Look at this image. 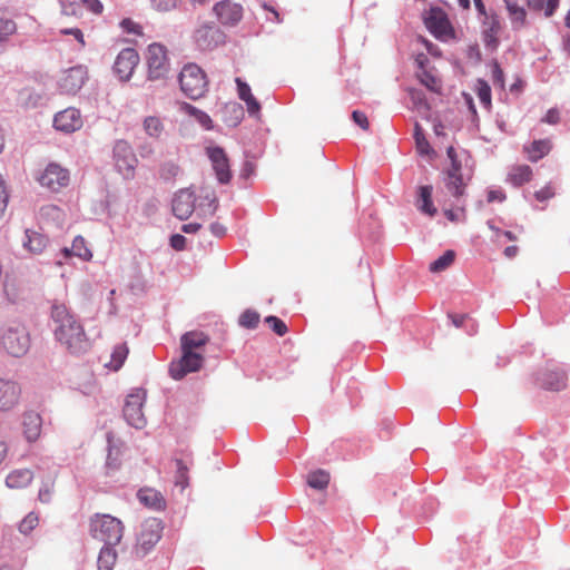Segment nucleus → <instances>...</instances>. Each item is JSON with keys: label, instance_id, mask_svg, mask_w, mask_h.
<instances>
[{"label": "nucleus", "instance_id": "nucleus-1", "mask_svg": "<svg viewBox=\"0 0 570 570\" xmlns=\"http://www.w3.org/2000/svg\"><path fill=\"white\" fill-rule=\"evenodd\" d=\"M449 164L443 170L445 191L460 200L466 195V188L473 179L475 163L470 151L449 146L446 148Z\"/></svg>", "mask_w": 570, "mask_h": 570}, {"label": "nucleus", "instance_id": "nucleus-2", "mask_svg": "<svg viewBox=\"0 0 570 570\" xmlns=\"http://www.w3.org/2000/svg\"><path fill=\"white\" fill-rule=\"evenodd\" d=\"M51 317L58 324L56 338L72 354L86 352L90 344L82 325L69 313L66 305L55 304Z\"/></svg>", "mask_w": 570, "mask_h": 570}, {"label": "nucleus", "instance_id": "nucleus-3", "mask_svg": "<svg viewBox=\"0 0 570 570\" xmlns=\"http://www.w3.org/2000/svg\"><path fill=\"white\" fill-rule=\"evenodd\" d=\"M89 528L95 539L108 546L118 544L124 534L122 522L110 514L96 513L90 518Z\"/></svg>", "mask_w": 570, "mask_h": 570}, {"label": "nucleus", "instance_id": "nucleus-4", "mask_svg": "<svg viewBox=\"0 0 570 570\" xmlns=\"http://www.w3.org/2000/svg\"><path fill=\"white\" fill-rule=\"evenodd\" d=\"M181 91L190 99H198L205 95L208 87L204 70L196 63H187L179 73Z\"/></svg>", "mask_w": 570, "mask_h": 570}, {"label": "nucleus", "instance_id": "nucleus-5", "mask_svg": "<svg viewBox=\"0 0 570 570\" xmlns=\"http://www.w3.org/2000/svg\"><path fill=\"white\" fill-rule=\"evenodd\" d=\"M146 63L150 80L165 78L170 68L167 48L158 42L149 45L146 51Z\"/></svg>", "mask_w": 570, "mask_h": 570}, {"label": "nucleus", "instance_id": "nucleus-6", "mask_svg": "<svg viewBox=\"0 0 570 570\" xmlns=\"http://www.w3.org/2000/svg\"><path fill=\"white\" fill-rule=\"evenodd\" d=\"M147 393L142 389L132 390L126 397L124 405V417L127 423L136 429L146 426L147 420L144 413V404Z\"/></svg>", "mask_w": 570, "mask_h": 570}, {"label": "nucleus", "instance_id": "nucleus-7", "mask_svg": "<svg viewBox=\"0 0 570 570\" xmlns=\"http://www.w3.org/2000/svg\"><path fill=\"white\" fill-rule=\"evenodd\" d=\"M2 345L12 356L20 357L24 355L30 347V337L27 328L22 325L9 327L3 334Z\"/></svg>", "mask_w": 570, "mask_h": 570}, {"label": "nucleus", "instance_id": "nucleus-8", "mask_svg": "<svg viewBox=\"0 0 570 570\" xmlns=\"http://www.w3.org/2000/svg\"><path fill=\"white\" fill-rule=\"evenodd\" d=\"M203 352L181 351V356L169 365V374L174 380H181L187 374L198 372L204 364Z\"/></svg>", "mask_w": 570, "mask_h": 570}, {"label": "nucleus", "instance_id": "nucleus-9", "mask_svg": "<svg viewBox=\"0 0 570 570\" xmlns=\"http://www.w3.org/2000/svg\"><path fill=\"white\" fill-rule=\"evenodd\" d=\"M115 166L125 178H132L137 166V157L131 146L125 140H118L114 146Z\"/></svg>", "mask_w": 570, "mask_h": 570}, {"label": "nucleus", "instance_id": "nucleus-10", "mask_svg": "<svg viewBox=\"0 0 570 570\" xmlns=\"http://www.w3.org/2000/svg\"><path fill=\"white\" fill-rule=\"evenodd\" d=\"M206 155L210 160L215 176L220 184H229L233 177L229 158L225 150L218 146L206 148Z\"/></svg>", "mask_w": 570, "mask_h": 570}, {"label": "nucleus", "instance_id": "nucleus-11", "mask_svg": "<svg viewBox=\"0 0 570 570\" xmlns=\"http://www.w3.org/2000/svg\"><path fill=\"white\" fill-rule=\"evenodd\" d=\"M213 12L224 27L237 26L244 17V8L233 0H223L214 4Z\"/></svg>", "mask_w": 570, "mask_h": 570}, {"label": "nucleus", "instance_id": "nucleus-12", "mask_svg": "<svg viewBox=\"0 0 570 570\" xmlns=\"http://www.w3.org/2000/svg\"><path fill=\"white\" fill-rule=\"evenodd\" d=\"M88 79V68L78 65L65 70L59 79V88L62 94H77Z\"/></svg>", "mask_w": 570, "mask_h": 570}, {"label": "nucleus", "instance_id": "nucleus-13", "mask_svg": "<svg viewBox=\"0 0 570 570\" xmlns=\"http://www.w3.org/2000/svg\"><path fill=\"white\" fill-rule=\"evenodd\" d=\"M41 186L52 191L67 187L70 181L69 170L56 163L49 164L38 178Z\"/></svg>", "mask_w": 570, "mask_h": 570}, {"label": "nucleus", "instance_id": "nucleus-14", "mask_svg": "<svg viewBox=\"0 0 570 570\" xmlns=\"http://www.w3.org/2000/svg\"><path fill=\"white\" fill-rule=\"evenodd\" d=\"M426 28L436 38H448L453 36V28L445 14L440 8H431L424 18Z\"/></svg>", "mask_w": 570, "mask_h": 570}, {"label": "nucleus", "instance_id": "nucleus-15", "mask_svg": "<svg viewBox=\"0 0 570 570\" xmlns=\"http://www.w3.org/2000/svg\"><path fill=\"white\" fill-rule=\"evenodd\" d=\"M138 63L139 55L137 50L134 48H125L116 57L114 71L120 80L127 81L132 76Z\"/></svg>", "mask_w": 570, "mask_h": 570}, {"label": "nucleus", "instance_id": "nucleus-16", "mask_svg": "<svg viewBox=\"0 0 570 570\" xmlns=\"http://www.w3.org/2000/svg\"><path fill=\"white\" fill-rule=\"evenodd\" d=\"M223 31L210 23H204L194 33L195 42L202 50H210L224 42Z\"/></svg>", "mask_w": 570, "mask_h": 570}, {"label": "nucleus", "instance_id": "nucleus-17", "mask_svg": "<svg viewBox=\"0 0 570 570\" xmlns=\"http://www.w3.org/2000/svg\"><path fill=\"white\" fill-rule=\"evenodd\" d=\"M83 125L81 114L76 108H67L59 111L53 118V126L57 130L71 134L79 130Z\"/></svg>", "mask_w": 570, "mask_h": 570}, {"label": "nucleus", "instance_id": "nucleus-18", "mask_svg": "<svg viewBox=\"0 0 570 570\" xmlns=\"http://www.w3.org/2000/svg\"><path fill=\"white\" fill-rule=\"evenodd\" d=\"M501 31L500 18L492 12L482 20V40L487 48L497 49Z\"/></svg>", "mask_w": 570, "mask_h": 570}, {"label": "nucleus", "instance_id": "nucleus-19", "mask_svg": "<svg viewBox=\"0 0 570 570\" xmlns=\"http://www.w3.org/2000/svg\"><path fill=\"white\" fill-rule=\"evenodd\" d=\"M173 213L174 215L185 220L187 219L195 209V196L189 189L179 190L173 199Z\"/></svg>", "mask_w": 570, "mask_h": 570}, {"label": "nucleus", "instance_id": "nucleus-20", "mask_svg": "<svg viewBox=\"0 0 570 570\" xmlns=\"http://www.w3.org/2000/svg\"><path fill=\"white\" fill-rule=\"evenodd\" d=\"M235 83L237 86L238 98L245 102L247 112L253 117L259 118L261 104L252 94L250 87L240 78H236Z\"/></svg>", "mask_w": 570, "mask_h": 570}, {"label": "nucleus", "instance_id": "nucleus-21", "mask_svg": "<svg viewBox=\"0 0 570 570\" xmlns=\"http://www.w3.org/2000/svg\"><path fill=\"white\" fill-rule=\"evenodd\" d=\"M209 336L202 331H189L180 337V348L186 352H203Z\"/></svg>", "mask_w": 570, "mask_h": 570}, {"label": "nucleus", "instance_id": "nucleus-22", "mask_svg": "<svg viewBox=\"0 0 570 570\" xmlns=\"http://www.w3.org/2000/svg\"><path fill=\"white\" fill-rule=\"evenodd\" d=\"M160 522L156 519L146 521L140 531L138 542L145 550L154 547L160 539Z\"/></svg>", "mask_w": 570, "mask_h": 570}, {"label": "nucleus", "instance_id": "nucleus-23", "mask_svg": "<svg viewBox=\"0 0 570 570\" xmlns=\"http://www.w3.org/2000/svg\"><path fill=\"white\" fill-rule=\"evenodd\" d=\"M20 396V387L16 382L0 380V410H9L14 406Z\"/></svg>", "mask_w": 570, "mask_h": 570}, {"label": "nucleus", "instance_id": "nucleus-24", "mask_svg": "<svg viewBox=\"0 0 570 570\" xmlns=\"http://www.w3.org/2000/svg\"><path fill=\"white\" fill-rule=\"evenodd\" d=\"M539 381L541 386L546 390L560 391L567 385V375L560 368H551L544 371Z\"/></svg>", "mask_w": 570, "mask_h": 570}, {"label": "nucleus", "instance_id": "nucleus-25", "mask_svg": "<svg viewBox=\"0 0 570 570\" xmlns=\"http://www.w3.org/2000/svg\"><path fill=\"white\" fill-rule=\"evenodd\" d=\"M42 419L36 412H27L22 419V430L28 442H35L41 434Z\"/></svg>", "mask_w": 570, "mask_h": 570}, {"label": "nucleus", "instance_id": "nucleus-26", "mask_svg": "<svg viewBox=\"0 0 570 570\" xmlns=\"http://www.w3.org/2000/svg\"><path fill=\"white\" fill-rule=\"evenodd\" d=\"M512 28L520 30L527 24V11L519 0H503Z\"/></svg>", "mask_w": 570, "mask_h": 570}, {"label": "nucleus", "instance_id": "nucleus-27", "mask_svg": "<svg viewBox=\"0 0 570 570\" xmlns=\"http://www.w3.org/2000/svg\"><path fill=\"white\" fill-rule=\"evenodd\" d=\"M533 177V170L529 165H514L510 168L507 181L514 187H521L524 184L531 181Z\"/></svg>", "mask_w": 570, "mask_h": 570}, {"label": "nucleus", "instance_id": "nucleus-28", "mask_svg": "<svg viewBox=\"0 0 570 570\" xmlns=\"http://www.w3.org/2000/svg\"><path fill=\"white\" fill-rule=\"evenodd\" d=\"M33 480V472L29 469H17L6 478V484L10 489H23Z\"/></svg>", "mask_w": 570, "mask_h": 570}, {"label": "nucleus", "instance_id": "nucleus-29", "mask_svg": "<svg viewBox=\"0 0 570 570\" xmlns=\"http://www.w3.org/2000/svg\"><path fill=\"white\" fill-rule=\"evenodd\" d=\"M552 148L550 139L533 140L529 146L523 147V151L530 161L537 163L547 156Z\"/></svg>", "mask_w": 570, "mask_h": 570}, {"label": "nucleus", "instance_id": "nucleus-30", "mask_svg": "<svg viewBox=\"0 0 570 570\" xmlns=\"http://www.w3.org/2000/svg\"><path fill=\"white\" fill-rule=\"evenodd\" d=\"M22 245L31 254H40L47 246V238L40 233L27 229Z\"/></svg>", "mask_w": 570, "mask_h": 570}, {"label": "nucleus", "instance_id": "nucleus-31", "mask_svg": "<svg viewBox=\"0 0 570 570\" xmlns=\"http://www.w3.org/2000/svg\"><path fill=\"white\" fill-rule=\"evenodd\" d=\"M138 499L148 508L163 509L165 507V500L161 493L155 489H140L138 491Z\"/></svg>", "mask_w": 570, "mask_h": 570}, {"label": "nucleus", "instance_id": "nucleus-32", "mask_svg": "<svg viewBox=\"0 0 570 570\" xmlns=\"http://www.w3.org/2000/svg\"><path fill=\"white\" fill-rule=\"evenodd\" d=\"M4 294L12 303H17L23 298L24 288L22 283L10 275L6 276L3 284Z\"/></svg>", "mask_w": 570, "mask_h": 570}, {"label": "nucleus", "instance_id": "nucleus-33", "mask_svg": "<svg viewBox=\"0 0 570 570\" xmlns=\"http://www.w3.org/2000/svg\"><path fill=\"white\" fill-rule=\"evenodd\" d=\"M62 253L66 257L73 255L81 258L82 261H90L92 258V253L87 247L86 240L81 236L75 237L71 248L65 247Z\"/></svg>", "mask_w": 570, "mask_h": 570}, {"label": "nucleus", "instance_id": "nucleus-34", "mask_svg": "<svg viewBox=\"0 0 570 570\" xmlns=\"http://www.w3.org/2000/svg\"><path fill=\"white\" fill-rule=\"evenodd\" d=\"M432 193L433 188L430 185L421 186L419 188V209L431 217H433L438 212L432 202Z\"/></svg>", "mask_w": 570, "mask_h": 570}, {"label": "nucleus", "instance_id": "nucleus-35", "mask_svg": "<svg viewBox=\"0 0 570 570\" xmlns=\"http://www.w3.org/2000/svg\"><path fill=\"white\" fill-rule=\"evenodd\" d=\"M420 82L430 91L439 94L442 88L441 79L435 75L434 68L416 71Z\"/></svg>", "mask_w": 570, "mask_h": 570}, {"label": "nucleus", "instance_id": "nucleus-36", "mask_svg": "<svg viewBox=\"0 0 570 570\" xmlns=\"http://www.w3.org/2000/svg\"><path fill=\"white\" fill-rule=\"evenodd\" d=\"M453 199L458 204L454 207L446 206V203L444 202L445 207L443 209V213H444L445 217L450 222H453V223L465 222L466 220V208H465L464 197L461 198L460 200H456L455 198H453Z\"/></svg>", "mask_w": 570, "mask_h": 570}, {"label": "nucleus", "instance_id": "nucleus-37", "mask_svg": "<svg viewBox=\"0 0 570 570\" xmlns=\"http://www.w3.org/2000/svg\"><path fill=\"white\" fill-rule=\"evenodd\" d=\"M17 22L6 16H0V45H4L17 33Z\"/></svg>", "mask_w": 570, "mask_h": 570}, {"label": "nucleus", "instance_id": "nucleus-38", "mask_svg": "<svg viewBox=\"0 0 570 570\" xmlns=\"http://www.w3.org/2000/svg\"><path fill=\"white\" fill-rule=\"evenodd\" d=\"M129 353V348L126 343L115 346L111 353V360L106 364L112 371H118L125 363Z\"/></svg>", "mask_w": 570, "mask_h": 570}, {"label": "nucleus", "instance_id": "nucleus-39", "mask_svg": "<svg viewBox=\"0 0 570 570\" xmlns=\"http://www.w3.org/2000/svg\"><path fill=\"white\" fill-rule=\"evenodd\" d=\"M117 560V553L111 546H106L98 556V570H112Z\"/></svg>", "mask_w": 570, "mask_h": 570}, {"label": "nucleus", "instance_id": "nucleus-40", "mask_svg": "<svg viewBox=\"0 0 570 570\" xmlns=\"http://www.w3.org/2000/svg\"><path fill=\"white\" fill-rule=\"evenodd\" d=\"M527 6L534 11H543L546 17H551L559 6V0H525Z\"/></svg>", "mask_w": 570, "mask_h": 570}, {"label": "nucleus", "instance_id": "nucleus-41", "mask_svg": "<svg viewBox=\"0 0 570 570\" xmlns=\"http://www.w3.org/2000/svg\"><path fill=\"white\" fill-rule=\"evenodd\" d=\"M455 256L456 255H455L454 250H452V249L445 250L442 256H440L438 259H435L434 262H432L430 264V267H429L430 272L441 273V272L445 271L454 263Z\"/></svg>", "mask_w": 570, "mask_h": 570}, {"label": "nucleus", "instance_id": "nucleus-42", "mask_svg": "<svg viewBox=\"0 0 570 570\" xmlns=\"http://www.w3.org/2000/svg\"><path fill=\"white\" fill-rule=\"evenodd\" d=\"M307 483L313 489L324 490L330 483V473L325 470L311 472L307 476Z\"/></svg>", "mask_w": 570, "mask_h": 570}, {"label": "nucleus", "instance_id": "nucleus-43", "mask_svg": "<svg viewBox=\"0 0 570 570\" xmlns=\"http://www.w3.org/2000/svg\"><path fill=\"white\" fill-rule=\"evenodd\" d=\"M414 138H415L416 150L420 155H422V156H433L434 155V150L430 146V142L425 138L419 124H415Z\"/></svg>", "mask_w": 570, "mask_h": 570}, {"label": "nucleus", "instance_id": "nucleus-44", "mask_svg": "<svg viewBox=\"0 0 570 570\" xmlns=\"http://www.w3.org/2000/svg\"><path fill=\"white\" fill-rule=\"evenodd\" d=\"M176 473H175V485L180 487L185 490L189 485L188 466L180 459L175 460Z\"/></svg>", "mask_w": 570, "mask_h": 570}, {"label": "nucleus", "instance_id": "nucleus-45", "mask_svg": "<svg viewBox=\"0 0 570 570\" xmlns=\"http://www.w3.org/2000/svg\"><path fill=\"white\" fill-rule=\"evenodd\" d=\"M57 476V471L53 472V478L47 479L41 482V487L39 489L38 498L42 503H49L52 499L55 492V478Z\"/></svg>", "mask_w": 570, "mask_h": 570}, {"label": "nucleus", "instance_id": "nucleus-46", "mask_svg": "<svg viewBox=\"0 0 570 570\" xmlns=\"http://www.w3.org/2000/svg\"><path fill=\"white\" fill-rule=\"evenodd\" d=\"M144 129L150 137L158 138L164 130V125L158 117L149 116L144 120Z\"/></svg>", "mask_w": 570, "mask_h": 570}, {"label": "nucleus", "instance_id": "nucleus-47", "mask_svg": "<svg viewBox=\"0 0 570 570\" xmlns=\"http://www.w3.org/2000/svg\"><path fill=\"white\" fill-rule=\"evenodd\" d=\"M476 95L484 108L491 107V88L487 81L479 79L476 82Z\"/></svg>", "mask_w": 570, "mask_h": 570}, {"label": "nucleus", "instance_id": "nucleus-48", "mask_svg": "<svg viewBox=\"0 0 570 570\" xmlns=\"http://www.w3.org/2000/svg\"><path fill=\"white\" fill-rule=\"evenodd\" d=\"M206 199L208 202L206 207L200 205L197 215L202 216L204 218H210L215 215V213L218 208V199L216 198L214 193H212L210 195H207Z\"/></svg>", "mask_w": 570, "mask_h": 570}, {"label": "nucleus", "instance_id": "nucleus-49", "mask_svg": "<svg viewBox=\"0 0 570 570\" xmlns=\"http://www.w3.org/2000/svg\"><path fill=\"white\" fill-rule=\"evenodd\" d=\"M259 323V314L253 309H246L239 316V325L245 328H255Z\"/></svg>", "mask_w": 570, "mask_h": 570}, {"label": "nucleus", "instance_id": "nucleus-50", "mask_svg": "<svg viewBox=\"0 0 570 570\" xmlns=\"http://www.w3.org/2000/svg\"><path fill=\"white\" fill-rule=\"evenodd\" d=\"M150 3L153 9L158 12H169L176 10L180 6L181 0H150Z\"/></svg>", "mask_w": 570, "mask_h": 570}, {"label": "nucleus", "instance_id": "nucleus-51", "mask_svg": "<svg viewBox=\"0 0 570 570\" xmlns=\"http://www.w3.org/2000/svg\"><path fill=\"white\" fill-rule=\"evenodd\" d=\"M39 524V517L35 512L28 513L19 524V531L23 534L30 533Z\"/></svg>", "mask_w": 570, "mask_h": 570}, {"label": "nucleus", "instance_id": "nucleus-52", "mask_svg": "<svg viewBox=\"0 0 570 570\" xmlns=\"http://www.w3.org/2000/svg\"><path fill=\"white\" fill-rule=\"evenodd\" d=\"M108 456H107V468L110 469V470H116L119 468V462H118V455H119V450L114 448L112 445V436L111 434H108Z\"/></svg>", "mask_w": 570, "mask_h": 570}, {"label": "nucleus", "instance_id": "nucleus-53", "mask_svg": "<svg viewBox=\"0 0 570 570\" xmlns=\"http://www.w3.org/2000/svg\"><path fill=\"white\" fill-rule=\"evenodd\" d=\"M265 322L268 324L272 331L275 332L278 336H284L288 331L286 324L276 316H267L265 318Z\"/></svg>", "mask_w": 570, "mask_h": 570}, {"label": "nucleus", "instance_id": "nucleus-54", "mask_svg": "<svg viewBox=\"0 0 570 570\" xmlns=\"http://www.w3.org/2000/svg\"><path fill=\"white\" fill-rule=\"evenodd\" d=\"M120 27L124 32L135 36H142V27L130 18H125L120 21Z\"/></svg>", "mask_w": 570, "mask_h": 570}, {"label": "nucleus", "instance_id": "nucleus-55", "mask_svg": "<svg viewBox=\"0 0 570 570\" xmlns=\"http://www.w3.org/2000/svg\"><path fill=\"white\" fill-rule=\"evenodd\" d=\"M409 94H410V98H411L412 104L416 108H425V109L429 108L426 99H425V96H424V94L421 90L410 89Z\"/></svg>", "mask_w": 570, "mask_h": 570}, {"label": "nucleus", "instance_id": "nucleus-56", "mask_svg": "<svg viewBox=\"0 0 570 570\" xmlns=\"http://www.w3.org/2000/svg\"><path fill=\"white\" fill-rule=\"evenodd\" d=\"M554 196V189L549 184L534 193V197L538 202H546Z\"/></svg>", "mask_w": 570, "mask_h": 570}, {"label": "nucleus", "instance_id": "nucleus-57", "mask_svg": "<svg viewBox=\"0 0 570 570\" xmlns=\"http://www.w3.org/2000/svg\"><path fill=\"white\" fill-rule=\"evenodd\" d=\"M60 33L72 36L78 41L81 48L86 47L83 32L79 28L61 29Z\"/></svg>", "mask_w": 570, "mask_h": 570}, {"label": "nucleus", "instance_id": "nucleus-58", "mask_svg": "<svg viewBox=\"0 0 570 570\" xmlns=\"http://www.w3.org/2000/svg\"><path fill=\"white\" fill-rule=\"evenodd\" d=\"M352 118L354 120V122L360 126L363 130H368L370 128V122H368V119L366 117V115L360 110H354L352 112Z\"/></svg>", "mask_w": 570, "mask_h": 570}, {"label": "nucleus", "instance_id": "nucleus-59", "mask_svg": "<svg viewBox=\"0 0 570 570\" xmlns=\"http://www.w3.org/2000/svg\"><path fill=\"white\" fill-rule=\"evenodd\" d=\"M492 80L494 85H499L501 88L504 87V75L498 62L492 66Z\"/></svg>", "mask_w": 570, "mask_h": 570}, {"label": "nucleus", "instance_id": "nucleus-60", "mask_svg": "<svg viewBox=\"0 0 570 570\" xmlns=\"http://www.w3.org/2000/svg\"><path fill=\"white\" fill-rule=\"evenodd\" d=\"M507 198L505 193L502 189H490L487 194L488 203L499 202L502 203Z\"/></svg>", "mask_w": 570, "mask_h": 570}, {"label": "nucleus", "instance_id": "nucleus-61", "mask_svg": "<svg viewBox=\"0 0 570 570\" xmlns=\"http://www.w3.org/2000/svg\"><path fill=\"white\" fill-rule=\"evenodd\" d=\"M83 6L95 14H100L104 10V6L100 0H82Z\"/></svg>", "mask_w": 570, "mask_h": 570}, {"label": "nucleus", "instance_id": "nucleus-62", "mask_svg": "<svg viewBox=\"0 0 570 570\" xmlns=\"http://www.w3.org/2000/svg\"><path fill=\"white\" fill-rule=\"evenodd\" d=\"M560 120V114L559 110L556 108H551L547 111L546 116L542 118V122L549 124V125H556Z\"/></svg>", "mask_w": 570, "mask_h": 570}, {"label": "nucleus", "instance_id": "nucleus-63", "mask_svg": "<svg viewBox=\"0 0 570 570\" xmlns=\"http://www.w3.org/2000/svg\"><path fill=\"white\" fill-rule=\"evenodd\" d=\"M170 245L176 250H183L186 246V238L180 234H175L170 237Z\"/></svg>", "mask_w": 570, "mask_h": 570}, {"label": "nucleus", "instance_id": "nucleus-64", "mask_svg": "<svg viewBox=\"0 0 570 570\" xmlns=\"http://www.w3.org/2000/svg\"><path fill=\"white\" fill-rule=\"evenodd\" d=\"M209 229L216 237H223L226 234V227L217 222L210 224Z\"/></svg>", "mask_w": 570, "mask_h": 570}]
</instances>
